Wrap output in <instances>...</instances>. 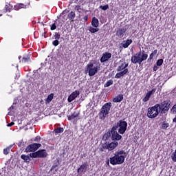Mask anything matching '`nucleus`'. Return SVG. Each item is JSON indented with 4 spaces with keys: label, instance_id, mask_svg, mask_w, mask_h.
<instances>
[{
    "label": "nucleus",
    "instance_id": "1",
    "mask_svg": "<svg viewBox=\"0 0 176 176\" xmlns=\"http://www.w3.org/2000/svg\"><path fill=\"white\" fill-rule=\"evenodd\" d=\"M123 155H126L124 150L116 151L114 156L110 158V163L112 166H116V164H123L126 157Z\"/></svg>",
    "mask_w": 176,
    "mask_h": 176
},
{
    "label": "nucleus",
    "instance_id": "2",
    "mask_svg": "<svg viewBox=\"0 0 176 176\" xmlns=\"http://www.w3.org/2000/svg\"><path fill=\"white\" fill-rule=\"evenodd\" d=\"M148 59V54L145 53V51H140L138 53L133 55L131 58V63L132 64H138L141 65L142 62Z\"/></svg>",
    "mask_w": 176,
    "mask_h": 176
},
{
    "label": "nucleus",
    "instance_id": "3",
    "mask_svg": "<svg viewBox=\"0 0 176 176\" xmlns=\"http://www.w3.org/2000/svg\"><path fill=\"white\" fill-rule=\"evenodd\" d=\"M101 69V64L97 60H94V63H89L87 65L89 76H94L98 71Z\"/></svg>",
    "mask_w": 176,
    "mask_h": 176
},
{
    "label": "nucleus",
    "instance_id": "4",
    "mask_svg": "<svg viewBox=\"0 0 176 176\" xmlns=\"http://www.w3.org/2000/svg\"><path fill=\"white\" fill-rule=\"evenodd\" d=\"M127 67H129V63H126V62L120 63L116 69V71L118 73L116 74L115 78L116 79H120V78H123L124 75H127V74H129V69Z\"/></svg>",
    "mask_w": 176,
    "mask_h": 176
},
{
    "label": "nucleus",
    "instance_id": "5",
    "mask_svg": "<svg viewBox=\"0 0 176 176\" xmlns=\"http://www.w3.org/2000/svg\"><path fill=\"white\" fill-rule=\"evenodd\" d=\"M112 108V103H105L101 108V111L99 113V118L100 120H105V118L109 115V111Z\"/></svg>",
    "mask_w": 176,
    "mask_h": 176
},
{
    "label": "nucleus",
    "instance_id": "6",
    "mask_svg": "<svg viewBox=\"0 0 176 176\" xmlns=\"http://www.w3.org/2000/svg\"><path fill=\"white\" fill-rule=\"evenodd\" d=\"M157 105H160L158 107L160 109V113L162 115H166V113L170 110V105H171V101H170V100L168 99H166L161 103H157Z\"/></svg>",
    "mask_w": 176,
    "mask_h": 176
},
{
    "label": "nucleus",
    "instance_id": "7",
    "mask_svg": "<svg viewBox=\"0 0 176 176\" xmlns=\"http://www.w3.org/2000/svg\"><path fill=\"white\" fill-rule=\"evenodd\" d=\"M159 104H155L154 106L149 107L147 110L146 116L148 117L149 119H155L157 116H158L159 113H160L159 109Z\"/></svg>",
    "mask_w": 176,
    "mask_h": 176
},
{
    "label": "nucleus",
    "instance_id": "8",
    "mask_svg": "<svg viewBox=\"0 0 176 176\" xmlns=\"http://www.w3.org/2000/svg\"><path fill=\"white\" fill-rule=\"evenodd\" d=\"M118 129H119L118 124H114L111 129L112 141L116 142L120 141V140H122V135H120L116 131Z\"/></svg>",
    "mask_w": 176,
    "mask_h": 176
},
{
    "label": "nucleus",
    "instance_id": "9",
    "mask_svg": "<svg viewBox=\"0 0 176 176\" xmlns=\"http://www.w3.org/2000/svg\"><path fill=\"white\" fill-rule=\"evenodd\" d=\"M115 124H118V127H120L118 129L119 134H124L126 133V130H127V122L120 120L119 122Z\"/></svg>",
    "mask_w": 176,
    "mask_h": 176
},
{
    "label": "nucleus",
    "instance_id": "10",
    "mask_svg": "<svg viewBox=\"0 0 176 176\" xmlns=\"http://www.w3.org/2000/svg\"><path fill=\"white\" fill-rule=\"evenodd\" d=\"M42 146V144L39 143H33L31 144H29L25 148V152L29 153V152H35V151H37V149H39Z\"/></svg>",
    "mask_w": 176,
    "mask_h": 176
},
{
    "label": "nucleus",
    "instance_id": "11",
    "mask_svg": "<svg viewBox=\"0 0 176 176\" xmlns=\"http://www.w3.org/2000/svg\"><path fill=\"white\" fill-rule=\"evenodd\" d=\"M79 94H80V92L78 90H76L72 92L67 98L68 102H72V101H74V100H75V98H76Z\"/></svg>",
    "mask_w": 176,
    "mask_h": 176
},
{
    "label": "nucleus",
    "instance_id": "12",
    "mask_svg": "<svg viewBox=\"0 0 176 176\" xmlns=\"http://www.w3.org/2000/svg\"><path fill=\"white\" fill-rule=\"evenodd\" d=\"M154 93H156V88H154L151 91H148L146 94V96H144V98L142 99V102H146L149 101V98H151V96H153Z\"/></svg>",
    "mask_w": 176,
    "mask_h": 176
},
{
    "label": "nucleus",
    "instance_id": "13",
    "mask_svg": "<svg viewBox=\"0 0 176 176\" xmlns=\"http://www.w3.org/2000/svg\"><path fill=\"white\" fill-rule=\"evenodd\" d=\"M111 57H112V54L109 52L103 53L102 57L100 58V63H105L106 61H108Z\"/></svg>",
    "mask_w": 176,
    "mask_h": 176
},
{
    "label": "nucleus",
    "instance_id": "14",
    "mask_svg": "<svg viewBox=\"0 0 176 176\" xmlns=\"http://www.w3.org/2000/svg\"><path fill=\"white\" fill-rule=\"evenodd\" d=\"M127 31V28H119L116 32L117 36H119L120 38H123L124 36V34H126Z\"/></svg>",
    "mask_w": 176,
    "mask_h": 176
},
{
    "label": "nucleus",
    "instance_id": "15",
    "mask_svg": "<svg viewBox=\"0 0 176 176\" xmlns=\"http://www.w3.org/2000/svg\"><path fill=\"white\" fill-rule=\"evenodd\" d=\"M87 170V163L84 162L83 164L80 165L77 170L78 174H82V173H86Z\"/></svg>",
    "mask_w": 176,
    "mask_h": 176
},
{
    "label": "nucleus",
    "instance_id": "16",
    "mask_svg": "<svg viewBox=\"0 0 176 176\" xmlns=\"http://www.w3.org/2000/svg\"><path fill=\"white\" fill-rule=\"evenodd\" d=\"M30 5V3L28 5H25L24 3H17L14 6V10H20V9H27Z\"/></svg>",
    "mask_w": 176,
    "mask_h": 176
},
{
    "label": "nucleus",
    "instance_id": "17",
    "mask_svg": "<svg viewBox=\"0 0 176 176\" xmlns=\"http://www.w3.org/2000/svg\"><path fill=\"white\" fill-rule=\"evenodd\" d=\"M133 43V40L131 39H127L126 41H124L121 45L124 49H127L129 45H131Z\"/></svg>",
    "mask_w": 176,
    "mask_h": 176
},
{
    "label": "nucleus",
    "instance_id": "18",
    "mask_svg": "<svg viewBox=\"0 0 176 176\" xmlns=\"http://www.w3.org/2000/svg\"><path fill=\"white\" fill-rule=\"evenodd\" d=\"M91 25L95 28H98V27L100 25V21H98V19H97L96 16H94L92 18Z\"/></svg>",
    "mask_w": 176,
    "mask_h": 176
},
{
    "label": "nucleus",
    "instance_id": "19",
    "mask_svg": "<svg viewBox=\"0 0 176 176\" xmlns=\"http://www.w3.org/2000/svg\"><path fill=\"white\" fill-rule=\"evenodd\" d=\"M37 153L38 155V158H44L46 157V156H47V153L45 149L38 150L37 151Z\"/></svg>",
    "mask_w": 176,
    "mask_h": 176
},
{
    "label": "nucleus",
    "instance_id": "20",
    "mask_svg": "<svg viewBox=\"0 0 176 176\" xmlns=\"http://www.w3.org/2000/svg\"><path fill=\"white\" fill-rule=\"evenodd\" d=\"M107 145L109 146V151H113V149L119 145V143H118V142H112L111 143H108Z\"/></svg>",
    "mask_w": 176,
    "mask_h": 176
},
{
    "label": "nucleus",
    "instance_id": "21",
    "mask_svg": "<svg viewBox=\"0 0 176 176\" xmlns=\"http://www.w3.org/2000/svg\"><path fill=\"white\" fill-rule=\"evenodd\" d=\"M21 159L24 160V162H25V163H30V162H31V156H30V154L29 155H25V154L21 155Z\"/></svg>",
    "mask_w": 176,
    "mask_h": 176
},
{
    "label": "nucleus",
    "instance_id": "22",
    "mask_svg": "<svg viewBox=\"0 0 176 176\" xmlns=\"http://www.w3.org/2000/svg\"><path fill=\"white\" fill-rule=\"evenodd\" d=\"M123 94H119L116 98H113V102H121V101H123Z\"/></svg>",
    "mask_w": 176,
    "mask_h": 176
},
{
    "label": "nucleus",
    "instance_id": "23",
    "mask_svg": "<svg viewBox=\"0 0 176 176\" xmlns=\"http://www.w3.org/2000/svg\"><path fill=\"white\" fill-rule=\"evenodd\" d=\"M76 16V14H75V12L72 11L68 14L67 17L72 23H74V19H75Z\"/></svg>",
    "mask_w": 176,
    "mask_h": 176
},
{
    "label": "nucleus",
    "instance_id": "24",
    "mask_svg": "<svg viewBox=\"0 0 176 176\" xmlns=\"http://www.w3.org/2000/svg\"><path fill=\"white\" fill-rule=\"evenodd\" d=\"M157 54V50H155L151 54L149 55V58L147 59V61L150 63V61H152L153 60V57Z\"/></svg>",
    "mask_w": 176,
    "mask_h": 176
},
{
    "label": "nucleus",
    "instance_id": "25",
    "mask_svg": "<svg viewBox=\"0 0 176 176\" xmlns=\"http://www.w3.org/2000/svg\"><path fill=\"white\" fill-rule=\"evenodd\" d=\"M30 61H31V58H30V56L27 55V56H23V57L22 58V60H20L19 62H20V63H22V64H24V63H28V62H30Z\"/></svg>",
    "mask_w": 176,
    "mask_h": 176
},
{
    "label": "nucleus",
    "instance_id": "26",
    "mask_svg": "<svg viewBox=\"0 0 176 176\" xmlns=\"http://www.w3.org/2000/svg\"><path fill=\"white\" fill-rule=\"evenodd\" d=\"M112 138V134L111 133V130L109 131L107 133H104L103 135V140L107 141V140H109V138Z\"/></svg>",
    "mask_w": 176,
    "mask_h": 176
},
{
    "label": "nucleus",
    "instance_id": "27",
    "mask_svg": "<svg viewBox=\"0 0 176 176\" xmlns=\"http://www.w3.org/2000/svg\"><path fill=\"white\" fill-rule=\"evenodd\" d=\"M54 133H55V134H61V133H64V128L58 127L54 130Z\"/></svg>",
    "mask_w": 176,
    "mask_h": 176
},
{
    "label": "nucleus",
    "instance_id": "28",
    "mask_svg": "<svg viewBox=\"0 0 176 176\" xmlns=\"http://www.w3.org/2000/svg\"><path fill=\"white\" fill-rule=\"evenodd\" d=\"M170 126V124L168 122H166V121L163 122L161 125V129L162 130H166L168 127Z\"/></svg>",
    "mask_w": 176,
    "mask_h": 176
},
{
    "label": "nucleus",
    "instance_id": "29",
    "mask_svg": "<svg viewBox=\"0 0 176 176\" xmlns=\"http://www.w3.org/2000/svg\"><path fill=\"white\" fill-rule=\"evenodd\" d=\"M79 116V113L74 112L70 116L68 117V120H73L75 118Z\"/></svg>",
    "mask_w": 176,
    "mask_h": 176
},
{
    "label": "nucleus",
    "instance_id": "30",
    "mask_svg": "<svg viewBox=\"0 0 176 176\" xmlns=\"http://www.w3.org/2000/svg\"><path fill=\"white\" fill-rule=\"evenodd\" d=\"M89 32H91V34H96V32H98V31H100V29H98V28H94L91 26L89 28Z\"/></svg>",
    "mask_w": 176,
    "mask_h": 176
},
{
    "label": "nucleus",
    "instance_id": "31",
    "mask_svg": "<svg viewBox=\"0 0 176 176\" xmlns=\"http://www.w3.org/2000/svg\"><path fill=\"white\" fill-rule=\"evenodd\" d=\"M113 85V80H109L104 85V87H109V86H112Z\"/></svg>",
    "mask_w": 176,
    "mask_h": 176
},
{
    "label": "nucleus",
    "instance_id": "32",
    "mask_svg": "<svg viewBox=\"0 0 176 176\" xmlns=\"http://www.w3.org/2000/svg\"><path fill=\"white\" fill-rule=\"evenodd\" d=\"M75 10H77L79 13L83 12V6H76Z\"/></svg>",
    "mask_w": 176,
    "mask_h": 176
},
{
    "label": "nucleus",
    "instance_id": "33",
    "mask_svg": "<svg viewBox=\"0 0 176 176\" xmlns=\"http://www.w3.org/2000/svg\"><path fill=\"white\" fill-rule=\"evenodd\" d=\"M5 8H6V12H10L13 9V6H10V4H6Z\"/></svg>",
    "mask_w": 176,
    "mask_h": 176
},
{
    "label": "nucleus",
    "instance_id": "34",
    "mask_svg": "<svg viewBox=\"0 0 176 176\" xmlns=\"http://www.w3.org/2000/svg\"><path fill=\"white\" fill-rule=\"evenodd\" d=\"M12 145L9 146L8 147H7L6 148L3 149V153L5 155H9V152H10V149H12Z\"/></svg>",
    "mask_w": 176,
    "mask_h": 176
},
{
    "label": "nucleus",
    "instance_id": "35",
    "mask_svg": "<svg viewBox=\"0 0 176 176\" xmlns=\"http://www.w3.org/2000/svg\"><path fill=\"white\" fill-rule=\"evenodd\" d=\"M54 97V94H50L47 98V100H46L47 102L48 103L50 102L52 100H53Z\"/></svg>",
    "mask_w": 176,
    "mask_h": 176
},
{
    "label": "nucleus",
    "instance_id": "36",
    "mask_svg": "<svg viewBox=\"0 0 176 176\" xmlns=\"http://www.w3.org/2000/svg\"><path fill=\"white\" fill-rule=\"evenodd\" d=\"M104 149H108V151H109V148L107 142L102 144V148H100L101 152H104Z\"/></svg>",
    "mask_w": 176,
    "mask_h": 176
},
{
    "label": "nucleus",
    "instance_id": "37",
    "mask_svg": "<svg viewBox=\"0 0 176 176\" xmlns=\"http://www.w3.org/2000/svg\"><path fill=\"white\" fill-rule=\"evenodd\" d=\"M30 159L31 158H34L35 159L36 157H38V151L30 153Z\"/></svg>",
    "mask_w": 176,
    "mask_h": 176
},
{
    "label": "nucleus",
    "instance_id": "38",
    "mask_svg": "<svg viewBox=\"0 0 176 176\" xmlns=\"http://www.w3.org/2000/svg\"><path fill=\"white\" fill-rule=\"evenodd\" d=\"M99 9H102V10H107V9H109V6H108V4L105 6H100Z\"/></svg>",
    "mask_w": 176,
    "mask_h": 176
},
{
    "label": "nucleus",
    "instance_id": "39",
    "mask_svg": "<svg viewBox=\"0 0 176 176\" xmlns=\"http://www.w3.org/2000/svg\"><path fill=\"white\" fill-rule=\"evenodd\" d=\"M163 59H158L156 63V65L157 67H160L161 65H163Z\"/></svg>",
    "mask_w": 176,
    "mask_h": 176
},
{
    "label": "nucleus",
    "instance_id": "40",
    "mask_svg": "<svg viewBox=\"0 0 176 176\" xmlns=\"http://www.w3.org/2000/svg\"><path fill=\"white\" fill-rule=\"evenodd\" d=\"M170 112H171V113H173V115H175V113H176V104H174L173 106V107L170 109Z\"/></svg>",
    "mask_w": 176,
    "mask_h": 176
},
{
    "label": "nucleus",
    "instance_id": "41",
    "mask_svg": "<svg viewBox=\"0 0 176 176\" xmlns=\"http://www.w3.org/2000/svg\"><path fill=\"white\" fill-rule=\"evenodd\" d=\"M54 39H56V41H58L60 39V38H61V35H60L59 33L56 32L55 35L54 36Z\"/></svg>",
    "mask_w": 176,
    "mask_h": 176
},
{
    "label": "nucleus",
    "instance_id": "42",
    "mask_svg": "<svg viewBox=\"0 0 176 176\" xmlns=\"http://www.w3.org/2000/svg\"><path fill=\"white\" fill-rule=\"evenodd\" d=\"M60 42L58 41V40H55L52 42V45L54 46H58Z\"/></svg>",
    "mask_w": 176,
    "mask_h": 176
},
{
    "label": "nucleus",
    "instance_id": "43",
    "mask_svg": "<svg viewBox=\"0 0 176 176\" xmlns=\"http://www.w3.org/2000/svg\"><path fill=\"white\" fill-rule=\"evenodd\" d=\"M56 28H57L56 23L52 24L51 26V31H54V30H56Z\"/></svg>",
    "mask_w": 176,
    "mask_h": 176
},
{
    "label": "nucleus",
    "instance_id": "44",
    "mask_svg": "<svg viewBox=\"0 0 176 176\" xmlns=\"http://www.w3.org/2000/svg\"><path fill=\"white\" fill-rule=\"evenodd\" d=\"M82 19L85 21V23H86V21H87V20H89V16L86 15L85 16H84L82 18Z\"/></svg>",
    "mask_w": 176,
    "mask_h": 176
},
{
    "label": "nucleus",
    "instance_id": "45",
    "mask_svg": "<svg viewBox=\"0 0 176 176\" xmlns=\"http://www.w3.org/2000/svg\"><path fill=\"white\" fill-rule=\"evenodd\" d=\"M12 126H14V122H11L10 123L7 124L8 127H12Z\"/></svg>",
    "mask_w": 176,
    "mask_h": 176
},
{
    "label": "nucleus",
    "instance_id": "46",
    "mask_svg": "<svg viewBox=\"0 0 176 176\" xmlns=\"http://www.w3.org/2000/svg\"><path fill=\"white\" fill-rule=\"evenodd\" d=\"M172 160L173 162H176V154L172 155Z\"/></svg>",
    "mask_w": 176,
    "mask_h": 176
},
{
    "label": "nucleus",
    "instance_id": "47",
    "mask_svg": "<svg viewBox=\"0 0 176 176\" xmlns=\"http://www.w3.org/2000/svg\"><path fill=\"white\" fill-rule=\"evenodd\" d=\"M157 69H158V67H157V66H156V65H155L153 67V71L155 72H156V71H157Z\"/></svg>",
    "mask_w": 176,
    "mask_h": 176
},
{
    "label": "nucleus",
    "instance_id": "48",
    "mask_svg": "<svg viewBox=\"0 0 176 176\" xmlns=\"http://www.w3.org/2000/svg\"><path fill=\"white\" fill-rule=\"evenodd\" d=\"M34 141H41V137L36 136V137L35 138Z\"/></svg>",
    "mask_w": 176,
    "mask_h": 176
},
{
    "label": "nucleus",
    "instance_id": "49",
    "mask_svg": "<svg viewBox=\"0 0 176 176\" xmlns=\"http://www.w3.org/2000/svg\"><path fill=\"white\" fill-rule=\"evenodd\" d=\"M173 123H176V115L175 117L173 119Z\"/></svg>",
    "mask_w": 176,
    "mask_h": 176
},
{
    "label": "nucleus",
    "instance_id": "50",
    "mask_svg": "<svg viewBox=\"0 0 176 176\" xmlns=\"http://www.w3.org/2000/svg\"><path fill=\"white\" fill-rule=\"evenodd\" d=\"M56 167H57V165H53L51 170H53V169L56 168Z\"/></svg>",
    "mask_w": 176,
    "mask_h": 176
},
{
    "label": "nucleus",
    "instance_id": "51",
    "mask_svg": "<svg viewBox=\"0 0 176 176\" xmlns=\"http://www.w3.org/2000/svg\"><path fill=\"white\" fill-rule=\"evenodd\" d=\"M19 60H21V56H19Z\"/></svg>",
    "mask_w": 176,
    "mask_h": 176
},
{
    "label": "nucleus",
    "instance_id": "52",
    "mask_svg": "<svg viewBox=\"0 0 176 176\" xmlns=\"http://www.w3.org/2000/svg\"><path fill=\"white\" fill-rule=\"evenodd\" d=\"M1 16H2V14H0V17H1Z\"/></svg>",
    "mask_w": 176,
    "mask_h": 176
}]
</instances>
